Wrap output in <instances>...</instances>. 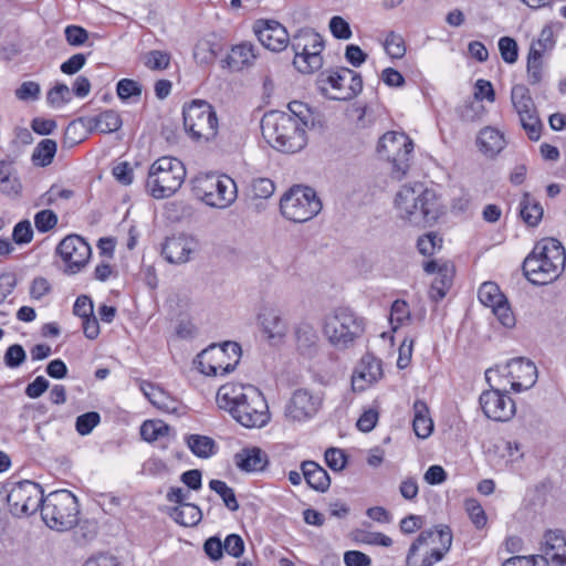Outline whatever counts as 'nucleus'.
Instances as JSON below:
<instances>
[{
	"label": "nucleus",
	"instance_id": "1",
	"mask_svg": "<svg viewBox=\"0 0 566 566\" xmlns=\"http://www.w3.org/2000/svg\"><path fill=\"white\" fill-rule=\"evenodd\" d=\"M217 402L247 428L263 427L270 419L268 403L262 392L253 386L223 385L217 392Z\"/></svg>",
	"mask_w": 566,
	"mask_h": 566
},
{
	"label": "nucleus",
	"instance_id": "2",
	"mask_svg": "<svg viewBox=\"0 0 566 566\" xmlns=\"http://www.w3.org/2000/svg\"><path fill=\"white\" fill-rule=\"evenodd\" d=\"M566 265V251L554 238L538 241L525 258L522 269L525 277L534 285L554 282L560 276Z\"/></svg>",
	"mask_w": 566,
	"mask_h": 566
},
{
	"label": "nucleus",
	"instance_id": "3",
	"mask_svg": "<svg viewBox=\"0 0 566 566\" xmlns=\"http://www.w3.org/2000/svg\"><path fill=\"white\" fill-rule=\"evenodd\" d=\"M395 205L399 217L416 227L436 222L443 212L436 191L420 182L403 185L396 195Z\"/></svg>",
	"mask_w": 566,
	"mask_h": 566
},
{
	"label": "nucleus",
	"instance_id": "4",
	"mask_svg": "<svg viewBox=\"0 0 566 566\" xmlns=\"http://www.w3.org/2000/svg\"><path fill=\"white\" fill-rule=\"evenodd\" d=\"M306 127L293 115L273 111L261 119V132L265 140L282 153L294 154L307 144Z\"/></svg>",
	"mask_w": 566,
	"mask_h": 566
},
{
	"label": "nucleus",
	"instance_id": "5",
	"mask_svg": "<svg viewBox=\"0 0 566 566\" xmlns=\"http://www.w3.org/2000/svg\"><path fill=\"white\" fill-rule=\"evenodd\" d=\"M452 539L448 525L421 531L408 549L406 566H433L450 551Z\"/></svg>",
	"mask_w": 566,
	"mask_h": 566
},
{
	"label": "nucleus",
	"instance_id": "6",
	"mask_svg": "<svg viewBox=\"0 0 566 566\" xmlns=\"http://www.w3.org/2000/svg\"><path fill=\"white\" fill-rule=\"evenodd\" d=\"M365 318L347 306H338L324 317L323 334L337 350L352 348L365 333Z\"/></svg>",
	"mask_w": 566,
	"mask_h": 566
},
{
	"label": "nucleus",
	"instance_id": "7",
	"mask_svg": "<svg viewBox=\"0 0 566 566\" xmlns=\"http://www.w3.org/2000/svg\"><path fill=\"white\" fill-rule=\"evenodd\" d=\"M186 168L174 157H161L149 168L146 190L155 199H165L175 195L184 184Z\"/></svg>",
	"mask_w": 566,
	"mask_h": 566
},
{
	"label": "nucleus",
	"instance_id": "8",
	"mask_svg": "<svg viewBox=\"0 0 566 566\" xmlns=\"http://www.w3.org/2000/svg\"><path fill=\"white\" fill-rule=\"evenodd\" d=\"M78 514L77 499L69 490L51 492L41 506L43 522L57 532L73 528L78 522Z\"/></svg>",
	"mask_w": 566,
	"mask_h": 566
},
{
	"label": "nucleus",
	"instance_id": "9",
	"mask_svg": "<svg viewBox=\"0 0 566 566\" xmlns=\"http://www.w3.org/2000/svg\"><path fill=\"white\" fill-rule=\"evenodd\" d=\"M186 134L197 143H209L218 135V116L214 107L205 99H192L182 106Z\"/></svg>",
	"mask_w": 566,
	"mask_h": 566
},
{
	"label": "nucleus",
	"instance_id": "10",
	"mask_svg": "<svg viewBox=\"0 0 566 566\" xmlns=\"http://www.w3.org/2000/svg\"><path fill=\"white\" fill-rule=\"evenodd\" d=\"M322 210V201L316 191L302 185H295L280 200V211L293 222H306Z\"/></svg>",
	"mask_w": 566,
	"mask_h": 566
},
{
	"label": "nucleus",
	"instance_id": "11",
	"mask_svg": "<svg viewBox=\"0 0 566 566\" xmlns=\"http://www.w3.org/2000/svg\"><path fill=\"white\" fill-rule=\"evenodd\" d=\"M242 349L237 342H224L222 345H210L196 358L200 373L207 376H219L232 373L241 358Z\"/></svg>",
	"mask_w": 566,
	"mask_h": 566
},
{
	"label": "nucleus",
	"instance_id": "12",
	"mask_svg": "<svg viewBox=\"0 0 566 566\" xmlns=\"http://www.w3.org/2000/svg\"><path fill=\"white\" fill-rule=\"evenodd\" d=\"M377 151L392 165L391 177L400 180L410 168L413 142L405 133L387 132L380 137Z\"/></svg>",
	"mask_w": 566,
	"mask_h": 566
},
{
	"label": "nucleus",
	"instance_id": "13",
	"mask_svg": "<svg viewBox=\"0 0 566 566\" xmlns=\"http://www.w3.org/2000/svg\"><path fill=\"white\" fill-rule=\"evenodd\" d=\"M193 191L206 205L224 209L237 198V185L227 175H205L195 179Z\"/></svg>",
	"mask_w": 566,
	"mask_h": 566
},
{
	"label": "nucleus",
	"instance_id": "14",
	"mask_svg": "<svg viewBox=\"0 0 566 566\" xmlns=\"http://www.w3.org/2000/svg\"><path fill=\"white\" fill-rule=\"evenodd\" d=\"M44 499L41 485L33 481L24 480L7 484L9 511L17 517L35 513L41 509Z\"/></svg>",
	"mask_w": 566,
	"mask_h": 566
},
{
	"label": "nucleus",
	"instance_id": "15",
	"mask_svg": "<svg viewBox=\"0 0 566 566\" xmlns=\"http://www.w3.org/2000/svg\"><path fill=\"white\" fill-rule=\"evenodd\" d=\"M289 45L294 52V55L302 54L307 46H311L313 50V53L307 56L308 62L305 63V60L302 59L293 61V65L298 72L310 74L318 71L323 66L322 52L324 50V40L314 30L308 28L297 30L290 36Z\"/></svg>",
	"mask_w": 566,
	"mask_h": 566
},
{
	"label": "nucleus",
	"instance_id": "16",
	"mask_svg": "<svg viewBox=\"0 0 566 566\" xmlns=\"http://www.w3.org/2000/svg\"><path fill=\"white\" fill-rule=\"evenodd\" d=\"M317 82L323 92L326 91L327 84L336 91L332 98L337 101H349L356 97L363 90L361 75L348 67L322 72Z\"/></svg>",
	"mask_w": 566,
	"mask_h": 566
},
{
	"label": "nucleus",
	"instance_id": "17",
	"mask_svg": "<svg viewBox=\"0 0 566 566\" xmlns=\"http://www.w3.org/2000/svg\"><path fill=\"white\" fill-rule=\"evenodd\" d=\"M511 101L528 138L531 140L539 139L542 123L530 90L524 84L514 85L511 91Z\"/></svg>",
	"mask_w": 566,
	"mask_h": 566
},
{
	"label": "nucleus",
	"instance_id": "18",
	"mask_svg": "<svg viewBox=\"0 0 566 566\" xmlns=\"http://www.w3.org/2000/svg\"><path fill=\"white\" fill-rule=\"evenodd\" d=\"M55 252L66 264L65 272L70 274L80 272L92 255L90 244L77 234L66 235L57 244Z\"/></svg>",
	"mask_w": 566,
	"mask_h": 566
},
{
	"label": "nucleus",
	"instance_id": "19",
	"mask_svg": "<svg viewBox=\"0 0 566 566\" xmlns=\"http://www.w3.org/2000/svg\"><path fill=\"white\" fill-rule=\"evenodd\" d=\"M479 402L485 417L493 421H509L516 411L513 399L497 389L484 390L480 395Z\"/></svg>",
	"mask_w": 566,
	"mask_h": 566
},
{
	"label": "nucleus",
	"instance_id": "20",
	"mask_svg": "<svg viewBox=\"0 0 566 566\" xmlns=\"http://www.w3.org/2000/svg\"><path fill=\"white\" fill-rule=\"evenodd\" d=\"M252 30L259 42L268 50L281 52L289 46L290 34L285 27L273 19H258Z\"/></svg>",
	"mask_w": 566,
	"mask_h": 566
},
{
	"label": "nucleus",
	"instance_id": "21",
	"mask_svg": "<svg viewBox=\"0 0 566 566\" xmlns=\"http://www.w3.org/2000/svg\"><path fill=\"white\" fill-rule=\"evenodd\" d=\"M322 406V398L307 389H297L285 407V417L291 421H306L313 418Z\"/></svg>",
	"mask_w": 566,
	"mask_h": 566
},
{
	"label": "nucleus",
	"instance_id": "22",
	"mask_svg": "<svg viewBox=\"0 0 566 566\" xmlns=\"http://www.w3.org/2000/svg\"><path fill=\"white\" fill-rule=\"evenodd\" d=\"M258 324L265 337L273 343L281 342L287 332L281 311L274 305L265 304L261 307Z\"/></svg>",
	"mask_w": 566,
	"mask_h": 566
},
{
	"label": "nucleus",
	"instance_id": "23",
	"mask_svg": "<svg viewBox=\"0 0 566 566\" xmlns=\"http://www.w3.org/2000/svg\"><path fill=\"white\" fill-rule=\"evenodd\" d=\"M541 551L543 555L537 556L542 566H547L552 560L556 566H566V537L562 530H548L544 534Z\"/></svg>",
	"mask_w": 566,
	"mask_h": 566
},
{
	"label": "nucleus",
	"instance_id": "24",
	"mask_svg": "<svg viewBox=\"0 0 566 566\" xmlns=\"http://www.w3.org/2000/svg\"><path fill=\"white\" fill-rule=\"evenodd\" d=\"M509 375L512 378V389L522 391L533 387L537 380L535 364L523 357L512 359L509 365Z\"/></svg>",
	"mask_w": 566,
	"mask_h": 566
},
{
	"label": "nucleus",
	"instance_id": "25",
	"mask_svg": "<svg viewBox=\"0 0 566 566\" xmlns=\"http://www.w3.org/2000/svg\"><path fill=\"white\" fill-rule=\"evenodd\" d=\"M256 57L255 45L250 41H242L230 48L229 54L221 61V66L240 72L252 66Z\"/></svg>",
	"mask_w": 566,
	"mask_h": 566
},
{
	"label": "nucleus",
	"instance_id": "26",
	"mask_svg": "<svg viewBox=\"0 0 566 566\" xmlns=\"http://www.w3.org/2000/svg\"><path fill=\"white\" fill-rule=\"evenodd\" d=\"M191 252L192 241L184 234L167 238L161 248L163 256L172 264L187 262Z\"/></svg>",
	"mask_w": 566,
	"mask_h": 566
},
{
	"label": "nucleus",
	"instance_id": "27",
	"mask_svg": "<svg viewBox=\"0 0 566 566\" xmlns=\"http://www.w3.org/2000/svg\"><path fill=\"white\" fill-rule=\"evenodd\" d=\"M235 465L244 472L263 471L269 463L268 454L258 447L244 448L234 454Z\"/></svg>",
	"mask_w": 566,
	"mask_h": 566
},
{
	"label": "nucleus",
	"instance_id": "28",
	"mask_svg": "<svg viewBox=\"0 0 566 566\" xmlns=\"http://www.w3.org/2000/svg\"><path fill=\"white\" fill-rule=\"evenodd\" d=\"M454 273L455 270L452 263H441L438 270V275L433 279L429 290L430 300L438 303L446 297L453 284Z\"/></svg>",
	"mask_w": 566,
	"mask_h": 566
},
{
	"label": "nucleus",
	"instance_id": "29",
	"mask_svg": "<svg viewBox=\"0 0 566 566\" xmlns=\"http://www.w3.org/2000/svg\"><path fill=\"white\" fill-rule=\"evenodd\" d=\"M302 474L307 485L317 491L326 492L331 485V478L327 471L315 461H303L301 463Z\"/></svg>",
	"mask_w": 566,
	"mask_h": 566
},
{
	"label": "nucleus",
	"instance_id": "30",
	"mask_svg": "<svg viewBox=\"0 0 566 566\" xmlns=\"http://www.w3.org/2000/svg\"><path fill=\"white\" fill-rule=\"evenodd\" d=\"M518 214L527 227L535 228L543 219L544 209L536 198L525 192L518 203Z\"/></svg>",
	"mask_w": 566,
	"mask_h": 566
},
{
	"label": "nucleus",
	"instance_id": "31",
	"mask_svg": "<svg viewBox=\"0 0 566 566\" xmlns=\"http://www.w3.org/2000/svg\"><path fill=\"white\" fill-rule=\"evenodd\" d=\"M86 125L90 130H98L102 134H111L117 132L123 120L118 112L106 109L96 116L86 118Z\"/></svg>",
	"mask_w": 566,
	"mask_h": 566
},
{
	"label": "nucleus",
	"instance_id": "32",
	"mask_svg": "<svg viewBox=\"0 0 566 566\" xmlns=\"http://www.w3.org/2000/svg\"><path fill=\"white\" fill-rule=\"evenodd\" d=\"M412 427L416 436L420 439L428 438L433 430V421L430 417L429 408L423 400L417 399L413 402Z\"/></svg>",
	"mask_w": 566,
	"mask_h": 566
},
{
	"label": "nucleus",
	"instance_id": "33",
	"mask_svg": "<svg viewBox=\"0 0 566 566\" xmlns=\"http://www.w3.org/2000/svg\"><path fill=\"white\" fill-rule=\"evenodd\" d=\"M478 145L480 150L485 155L494 156L504 148L505 140L500 130L492 127H485L481 129L478 136Z\"/></svg>",
	"mask_w": 566,
	"mask_h": 566
},
{
	"label": "nucleus",
	"instance_id": "34",
	"mask_svg": "<svg viewBox=\"0 0 566 566\" xmlns=\"http://www.w3.org/2000/svg\"><path fill=\"white\" fill-rule=\"evenodd\" d=\"M169 516L182 526L192 527L198 525L202 520V512L196 504L188 503L171 509Z\"/></svg>",
	"mask_w": 566,
	"mask_h": 566
},
{
	"label": "nucleus",
	"instance_id": "35",
	"mask_svg": "<svg viewBox=\"0 0 566 566\" xmlns=\"http://www.w3.org/2000/svg\"><path fill=\"white\" fill-rule=\"evenodd\" d=\"M186 443L195 455L202 459L212 457L218 449L212 438L201 434H189Z\"/></svg>",
	"mask_w": 566,
	"mask_h": 566
},
{
	"label": "nucleus",
	"instance_id": "36",
	"mask_svg": "<svg viewBox=\"0 0 566 566\" xmlns=\"http://www.w3.org/2000/svg\"><path fill=\"white\" fill-rule=\"evenodd\" d=\"M57 145L53 139H42L34 148L32 154V163L38 167H46L49 166L55 154H56Z\"/></svg>",
	"mask_w": 566,
	"mask_h": 566
},
{
	"label": "nucleus",
	"instance_id": "37",
	"mask_svg": "<svg viewBox=\"0 0 566 566\" xmlns=\"http://www.w3.org/2000/svg\"><path fill=\"white\" fill-rule=\"evenodd\" d=\"M527 75L532 85L538 84L543 77V52L535 45H531L527 55Z\"/></svg>",
	"mask_w": 566,
	"mask_h": 566
},
{
	"label": "nucleus",
	"instance_id": "38",
	"mask_svg": "<svg viewBox=\"0 0 566 566\" xmlns=\"http://www.w3.org/2000/svg\"><path fill=\"white\" fill-rule=\"evenodd\" d=\"M148 388L147 399L153 406L165 412H177V401L170 398L166 391L154 385H148Z\"/></svg>",
	"mask_w": 566,
	"mask_h": 566
},
{
	"label": "nucleus",
	"instance_id": "39",
	"mask_svg": "<svg viewBox=\"0 0 566 566\" xmlns=\"http://www.w3.org/2000/svg\"><path fill=\"white\" fill-rule=\"evenodd\" d=\"M209 488L221 497L224 506L229 511L235 512L239 510L240 505L237 500L234 490L230 488L224 481L211 480L209 482Z\"/></svg>",
	"mask_w": 566,
	"mask_h": 566
},
{
	"label": "nucleus",
	"instance_id": "40",
	"mask_svg": "<svg viewBox=\"0 0 566 566\" xmlns=\"http://www.w3.org/2000/svg\"><path fill=\"white\" fill-rule=\"evenodd\" d=\"M360 377L369 382L377 381L382 377L381 360L367 354L360 361Z\"/></svg>",
	"mask_w": 566,
	"mask_h": 566
},
{
	"label": "nucleus",
	"instance_id": "41",
	"mask_svg": "<svg viewBox=\"0 0 566 566\" xmlns=\"http://www.w3.org/2000/svg\"><path fill=\"white\" fill-rule=\"evenodd\" d=\"M478 296L480 302L488 307H493L505 298V295L494 282L482 283L479 289Z\"/></svg>",
	"mask_w": 566,
	"mask_h": 566
},
{
	"label": "nucleus",
	"instance_id": "42",
	"mask_svg": "<svg viewBox=\"0 0 566 566\" xmlns=\"http://www.w3.org/2000/svg\"><path fill=\"white\" fill-rule=\"evenodd\" d=\"M290 115H293L306 128H313L316 124L314 112L303 102L293 101L289 103Z\"/></svg>",
	"mask_w": 566,
	"mask_h": 566
},
{
	"label": "nucleus",
	"instance_id": "43",
	"mask_svg": "<svg viewBox=\"0 0 566 566\" xmlns=\"http://www.w3.org/2000/svg\"><path fill=\"white\" fill-rule=\"evenodd\" d=\"M171 55L166 51L151 50L143 55L144 65L153 71H163L168 69Z\"/></svg>",
	"mask_w": 566,
	"mask_h": 566
},
{
	"label": "nucleus",
	"instance_id": "44",
	"mask_svg": "<svg viewBox=\"0 0 566 566\" xmlns=\"http://www.w3.org/2000/svg\"><path fill=\"white\" fill-rule=\"evenodd\" d=\"M169 426L161 421L147 420L140 427V436L147 442H153L169 433Z\"/></svg>",
	"mask_w": 566,
	"mask_h": 566
},
{
	"label": "nucleus",
	"instance_id": "45",
	"mask_svg": "<svg viewBox=\"0 0 566 566\" xmlns=\"http://www.w3.org/2000/svg\"><path fill=\"white\" fill-rule=\"evenodd\" d=\"M97 531L98 526L95 521L84 520L77 522L74 531L75 541L81 545L86 544L96 537Z\"/></svg>",
	"mask_w": 566,
	"mask_h": 566
},
{
	"label": "nucleus",
	"instance_id": "46",
	"mask_svg": "<svg viewBox=\"0 0 566 566\" xmlns=\"http://www.w3.org/2000/svg\"><path fill=\"white\" fill-rule=\"evenodd\" d=\"M384 46L387 54L391 59H401L406 54V45L403 38L394 31H390L387 34Z\"/></svg>",
	"mask_w": 566,
	"mask_h": 566
},
{
	"label": "nucleus",
	"instance_id": "47",
	"mask_svg": "<svg viewBox=\"0 0 566 566\" xmlns=\"http://www.w3.org/2000/svg\"><path fill=\"white\" fill-rule=\"evenodd\" d=\"M72 99V93L66 84L57 83L46 94L48 103L53 107H61Z\"/></svg>",
	"mask_w": 566,
	"mask_h": 566
},
{
	"label": "nucleus",
	"instance_id": "48",
	"mask_svg": "<svg viewBox=\"0 0 566 566\" xmlns=\"http://www.w3.org/2000/svg\"><path fill=\"white\" fill-rule=\"evenodd\" d=\"M442 238L438 233L429 232L418 239L417 248L421 254L430 256L442 248Z\"/></svg>",
	"mask_w": 566,
	"mask_h": 566
},
{
	"label": "nucleus",
	"instance_id": "49",
	"mask_svg": "<svg viewBox=\"0 0 566 566\" xmlns=\"http://www.w3.org/2000/svg\"><path fill=\"white\" fill-rule=\"evenodd\" d=\"M465 511L478 530H482L486 523L488 517L485 514V511L483 510L482 505L474 499H470L465 501Z\"/></svg>",
	"mask_w": 566,
	"mask_h": 566
},
{
	"label": "nucleus",
	"instance_id": "50",
	"mask_svg": "<svg viewBox=\"0 0 566 566\" xmlns=\"http://www.w3.org/2000/svg\"><path fill=\"white\" fill-rule=\"evenodd\" d=\"M250 191L254 198L268 199L274 193L275 185L269 178H255L251 181Z\"/></svg>",
	"mask_w": 566,
	"mask_h": 566
},
{
	"label": "nucleus",
	"instance_id": "51",
	"mask_svg": "<svg viewBox=\"0 0 566 566\" xmlns=\"http://www.w3.org/2000/svg\"><path fill=\"white\" fill-rule=\"evenodd\" d=\"M99 421L101 416L96 411H88L83 413L76 418V431L82 436H86L92 432V430L99 423Z\"/></svg>",
	"mask_w": 566,
	"mask_h": 566
},
{
	"label": "nucleus",
	"instance_id": "52",
	"mask_svg": "<svg viewBox=\"0 0 566 566\" xmlns=\"http://www.w3.org/2000/svg\"><path fill=\"white\" fill-rule=\"evenodd\" d=\"M325 462L331 470L339 472L344 470L347 464V455L342 449L328 448L325 451Z\"/></svg>",
	"mask_w": 566,
	"mask_h": 566
},
{
	"label": "nucleus",
	"instance_id": "53",
	"mask_svg": "<svg viewBox=\"0 0 566 566\" xmlns=\"http://www.w3.org/2000/svg\"><path fill=\"white\" fill-rule=\"evenodd\" d=\"M499 49L501 52L502 59L509 63L513 64L517 61L518 57V48L517 43L513 38L503 36L499 40Z\"/></svg>",
	"mask_w": 566,
	"mask_h": 566
},
{
	"label": "nucleus",
	"instance_id": "54",
	"mask_svg": "<svg viewBox=\"0 0 566 566\" xmlns=\"http://www.w3.org/2000/svg\"><path fill=\"white\" fill-rule=\"evenodd\" d=\"M491 308L494 315L497 317L499 322L504 327L511 328L515 325L516 319L506 297L504 301L500 302Z\"/></svg>",
	"mask_w": 566,
	"mask_h": 566
},
{
	"label": "nucleus",
	"instance_id": "55",
	"mask_svg": "<svg viewBox=\"0 0 566 566\" xmlns=\"http://www.w3.org/2000/svg\"><path fill=\"white\" fill-rule=\"evenodd\" d=\"M57 223V216L49 209L41 210L34 216V226L39 232H48Z\"/></svg>",
	"mask_w": 566,
	"mask_h": 566
},
{
	"label": "nucleus",
	"instance_id": "56",
	"mask_svg": "<svg viewBox=\"0 0 566 566\" xmlns=\"http://www.w3.org/2000/svg\"><path fill=\"white\" fill-rule=\"evenodd\" d=\"M297 347L310 354L316 348L317 335L312 328H298L296 331Z\"/></svg>",
	"mask_w": 566,
	"mask_h": 566
},
{
	"label": "nucleus",
	"instance_id": "57",
	"mask_svg": "<svg viewBox=\"0 0 566 566\" xmlns=\"http://www.w3.org/2000/svg\"><path fill=\"white\" fill-rule=\"evenodd\" d=\"M116 92L119 98L128 99L133 96H139L142 94V86L134 80L122 78L117 83Z\"/></svg>",
	"mask_w": 566,
	"mask_h": 566
},
{
	"label": "nucleus",
	"instance_id": "58",
	"mask_svg": "<svg viewBox=\"0 0 566 566\" xmlns=\"http://www.w3.org/2000/svg\"><path fill=\"white\" fill-rule=\"evenodd\" d=\"M64 35L66 42L72 46H81L88 39V32L80 25H67L64 29Z\"/></svg>",
	"mask_w": 566,
	"mask_h": 566
},
{
	"label": "nucleus",
	"instance_id": "59",
	"mask_svg": "<svg viewBox=\"0 0 566 566\" xmlns=\"http://www.w3.org/2000/svg\"><path fill=\"white\" fill-rule=\"evenodd\" d=\"M27 358L25 350L19 344H13L8 347L4 354V364L10 368L21 366Z\"/></svg>",
	"mask_w": 566,
	"mask_h": 566
},
{
	"label": "nucleus",
	"instance_id": "60",
	"mask_svg": "<svg viewBox=\"0 0 566 566\" xmlns=\"http://www.w3.org/2000/svg\"><path fill=\"white\" fill-rule=\"evenodd\" d=\"M33 238V230L29 220L18 222L12 232V239L17 244L29 243Z\"/></svg>",
	"mask_w": 566,
	"mask_h": 566
},
{
	"label": "nucleus",
	"instance_id": "61",
	"mask_svg": "<svg viewBox=\"0 0 566 566\" xmlns=\"http://www.w3.org/2000/svg\"><path fill=\"white\" fill-rule=\"evenodd\" d=\"M329 30L336 39L347 40L352 36L348 22L339 15H335L329 20Z\"/></svg>",
	"mask_w": 566,
	"mask_h": 566
},
{
	"label": "nucleus",
	"instance_id": "62",
	"mask_svg": "<svg viewBox=\"0 0 566 566\" xmlns=\"http://www.w3.org/2000/svg\"><path fill=\"white\" fill-rule=\"evenodd\" d=\"M223 551L232 557L239 558L244 553V542L238 534H230L223 542Z\"/></svg>",
	"mask_w": 566,
	"mask_h": 566
},
{
	"label": "nucleus",
	"instance_id": "63",
	"mask_svg": "<svg viewBox=\"0 0 566 566\" xmlns=\"http://www.w3.org/2000/svg\"><path fill=\"white\" fill-rule=\"evenodd\" d=\"M15 96L20 101H35L40 96V85L33 81L23 82L15 90Z\"/></svg>",
	"mask_w": 566,
	"mask_h": 566
},
{
	"label": "nucleus",
	"instance_id": "64",
	"mask_svg": "<svg viewBox=\"0 0 566 566\" xmlns=\"http://www.w3.org/2000/svg\"><path fill=\"white\" fill-rule=\"evenodd\" d=\"M83 566H124L122 562L111 554H98L90 557Z\"/></svg>",
	"mask_w": 566,
	"mask_h": 566
}]
</instances>
